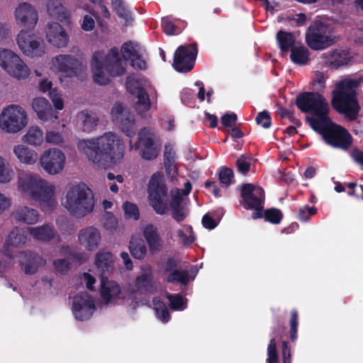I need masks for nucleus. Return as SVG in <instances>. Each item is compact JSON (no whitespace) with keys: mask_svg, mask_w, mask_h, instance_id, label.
<instances>
[{"mask_svg":"<svg viewBox=\"0 0 363 363\" xmlns=\"http://www.w3.org/2000/svg\"><path fill=\"white\" fill-rule=\"evenodd\" d=\"M77 147L93 163L104 169L117 164L123 157L125 151L123 140L111 132L95 139L79 141Z\"/></svg>","mask_w":363,"mask_h":363,"instance_id":"f257e3e1","label":"nucleus"},{"mask_svg":"<svg viewBox=\"0 0 363 363\" xmlns=\"http://www.w3.org/2000/svg\"><path fill=\"white\" fill-rule=\"evenodd\" d=\"M18 23L27 30H22L17 36V43L21 51L26 55L41 56L44 51L40 47V38L32 32L38 22V14L31 4L24 2L15 11Z\"/></svg>","mask_w":363,"mask_h":363,"instance_id":"f03ea898","label":"nucleus"},{"mask_svg":"<svg viewBox=\"0 0 363 363\" xmlns=\"http://www.w3.org/2000/svg\"><path fill=\"white\" fill-rule=\"evenodd\" d=\"M359 84L360 80L358 79H344L335 84L332 91V107L350 121L357 119L360 110L357 91Z\"/></svg>","mask_w":363,"mask_h":363,"instance_id":"7ed1b4c3","label":"nucleus"},{"mask_svg":"<svg viewBox=\"0 0 363 363\" xmlns=\"http://www.w3.org/2000/svg\"><path fill=\"white\" fill-rule=\"evenodd\" d=\"M18 188L31 199L38 201L44 211H51L55 208V186L39 176L29 174L21 178Z\"/></svg>","mask_w":363,"mask_h":363,"instance_id":"20e7f679","label":"nucleus"},{"mask_svg":"<svg viewBox=\"0 0 363 363\" xmlns=\"http://www.w3.org/2000/svg\"><path fill=\"white\" fill-rule=\"evenodd\" d=\"M62 203L72 216L83 218L94 210V194L84 183L69 185Z\"/></svg>","mask_w":363,"mask_h":363,"instance_id":"39448f33","label":"nucleus"},{"mask_svg":"<svg viewBox=\"0 0 363 363\" xmlns=\"http://www.w3.org/2000/svg\"><path fill=\"white\" fill-rule=\"evenodd\" d=\"M296 104L301 112L312 114V117L306 118V121L311 128L329 117L328 103L323 94L318 91H305L299 94L296 96Z\"/></svg>","mask_w":363,"mask_h":363,"instance_id":"423d86ee","label":"nucleus"},{"mask_svg":"<svg viewBox=\"0 0 363 363\" xmlns=\"http://www.w3.org/2000/svg\"><path fill=\"white\" fill-rule=\"evenodd\" d=\"M148 201L154 211L160 216L166 214L169 209L171 210L183 207L182 198L179 194L172 197L169 203L167 187L161 177L153 174L148 185Z\"/></svg>","mask_w":363,"mask_h":363,"instance_id":"0eeeda50","label":"nucleus"},{"mask_svg":"<svg viewBox=\"0 0 363 363\" xmlns=\"http://www.w3.org/2000/svg\"><path fill=\"white\" fill-rule=\"evenodd\" d=\"M312 129L321 135L325 143L333 147L347 150L352 144V136L349 131L334 123L330 116Z\"/></svg>","mask_w":363,"mask_h":363,"instance_id":"6e6552de","label":"nucleus"},{"mask_svg":"<svg viewBox=\"0 0 363 363\" xmlns=\"http://www.w3.org/2000/svg\"><path fill=\"white\" fill-rule=\"evenodd\" d=\"M122 64L121 60H111L108 57L104 60V52L96 51L93 54L91 63L94 82L99 85H106L110 82V78L106 76L104 70L111 77L123 75L126 69Z\"/></svg>","mask_w":363,"mask_h":363,"instance_id":"1a4fd4ad","label":"nucleus"},{"mask_svg":"<svg viewBox=\"0 0 363 363\" xmlns=\"http://www.w3.org/2000/svg\"><path fill=\"white\" fill-rule=\"evenodd\" d=\"M338 40L335 35L333 28L320 21H314L308 28L306 33V42L313 50H323Z\"/></svg>","mask_w":363,"mask_h":363,"instance_id":"9d476101","label":"nucleus"},{"mask_svg":"<svg viewBox=\"0 0 363 363\" xmlns=\"http://www.w3.org/2000/svg\"><path fill=\"white\" fill-rule=\"evenodd\" d=\"M96 267L101 272L100 295H121V289L119 284L114 280H109L104 276L113 268V255L108 252H99L95 256Z\"/></svg>","mask_w":363,"mask_h":363,"instance_id":"9b49d317","label":"nucleus"},{"mask_svg":"<svg viewBox=\"0 0 363 363\" xmlns=\"http://www.w3.org/2000/svg\"><path fill=\"white\" fill-rule=\"evenodd\" d=\"M241 205L246 210H253L252 218L254 220L262 218L265 201V192L262 187L252 184H244L241 186Z\"/></svg>","mask_w":363,"mask_h":363,"instance_id":"f8f14e48","label":"nucleus"},{"mask_svg":"<svg viewBox=\"0 0 363 363\" xmlns=\"http://www.w3.org/2000/svg\"><path fill=\"white\" fill-rule=\"evenodd\" d=\"M27 123V115L23 108L12 104L4 109L0 115V127L8 133H17Z\"/></svg>","mask_w":363,"mask_h":363,"instance_id":"ddd939ff","label":"nucleus"},{"mask_svg":"<svg viewBox=\"0 0 363 363\" xmlns=\"http://www.w3.org/2000/svg\"><path fill=\"white\" fill-rule=\"evenodd\" d=\"M0 66L11 76L18 79H26L30 74V70L23 61L7 49H0Z\"/></svg>","mask_w":363,"mask_h":363,"instance_id":"4468645a","label":"nucleus"},{"mask_svg":"<svg viewBox=\"0 0 363 363\" xmlns=\"http://www.w3.org/2000/svg\"><path fill=\"white\" fill-rule=\"evenodd\" d=\"M197 52L194 44L179 46L174 54L172 67L178 72H189L194 67Z\"/></svg>","mask_w":363,"mask_h":363,"instance_id":"2eb2a0df","label":"nucleus"},{"mask_svg":"<svg viewBox=\"0 0 363 363\" xmlns=\"http://www.w3.org/2000/svg\"><path fill=\"white\" fill-rule=\"evenodd\" d=\"M135 147L139 150L141 157L145 160H155L160 152V148L155 143L153 133L146 128L139 131Z\"/></svg>","mask_w":363,"mask_h":363,"instance_id":"dca6fc26","label":"nucleus"},{"mask_svg":"<svg viewBox=\"0 0 363 363\" xmlns=\"http://www.w3.org/2000/svg\"><path fill=\"white\" fill-rule=\"evenodd\" d=\"M40 162L46 172L57 174L64 168L65 155L58 149L50 148L41 155Z\"/></svg>","mask_w":363,"mask_h":363,"instance_id":"f3484780","label":"nucleus"},{"mask_svg":"<svg viewBox=\"0 0 363 363\" xmlns=\"http://www.w3.org/2000/svg\"><path fill=\"white\" fill-rule=\"evenodd\" d=\"M55 60L56 67L66 77H72L78 75L86 67L82 61L69 55H57Z\"/></svg>","mask_w":363,"mask_h":363,"instance_id":"a211bd4d","label":"nucleus"},{"mask_svg":"<svg viewBox=\"0 0 363 363\" xmlns=\"http://www.w3.org/2000/svg\"><path fill=\"white\" fill-rule=\"evenodd\" d=\"M94 309L95 305L91 296H74L72 312L77 320L83 321L89 319Z\"/></svg>","mask_w":363,"mask_h":363,"instance_id":"6ab92c4d","label":"nucleus"},{"mask_svg":"<svg viewBox=\"0 0 363 363\" xmlns=\"http://www.w3.org/2000/svg\"><path fill=\"white\" fill-rule=\"evenodd\" d=\"M101 239V233L94 226L81 229L78 233V242L87 251L96 250Z\"/></svg>","mask_w":363,"mask_h":363,"instance_id":"aec40b11","label":"nucleus"},{"mask_svg":"<svg viewBox=\"0 0 363 363\" xmlns=\"http://www.w3.org/2000/svg\"><path fill=\"white\" fill-rule=\"evenodd\" d=\"M46 38L49 43L57 48H64L69 42V37L64 28L57 22L48 23Z\"/></svg>","mask_w":363,"mask_h":363,"instance_id":"412c9836","label":"nucleus"},{"mask_svg":"<svg viewBox=\"0 0 363 363\" xmlns=\"http://www.w3.org/2000/svg\"><path fill=\"white\" fill-rule=\"evenodd\" d=\"M32 108L41 121L55 122L58 118L56 112L45 98H35L32 101Z\"/></svg>","mask_w":363,"mask_h":363,"instance_id":"4be33fe9","label":"nucleus"},{"mask_svg":"<svg viewBox=\"0 0 363 363\" xmlns=\"http://www.w3.org/2000/svg\"><path fill=\"white\" fill-rule=\"evenodd\" d=\"M321 58L326 65L333 69H337L342 66L347 65L350 62L348 52L338 49L323 53Z\"/></svg>","mask_w":363,"mask_h":363,"instance_id":"5701e85b","label":"nucleus"},{"mask_svg":"<svg viewBox=\"0 0 363 363\" xmlns=\"http://www.w3.org/2000/svg\"><path fill=\"white\" fill-rule=\"evenodd\" d=\"M143 235L147 243L150 251L152 254L158 252L162 247V240L157 228L152 224H148L145 227Z\"/></svg>","mask_w":363,"mask_h":363,"instance_id":"b1692460","label":"nucleus"},{"mask_svg":"<svg viewBox=\"0 0 363 363\" xmlns=\"http://www.w3.org/2000/svg\"><path fill=\"white\" fill-rule=\"evenodd\" d=\"M18 222L33 225L38 220L39 213L37 210L28 206H19L12 213Z\"/></svg>","mask_w":363,"mask_h":363,"instance_id":"393cba45","label":"nucleus"},{"mask_svg":"<svg viewBox=\"0 0 363 363\" xmlns=\"http://www.w3.org/2000/svg\"><path fill=\"white\" fill-rule=\"evenodd\" d=\"M28 230L33 238L37 240L49 242L55 237L53 226L48 224H44L38 227H30Z\"/></svg>","mask_w":363,"mask_h":363,"instance_id":"a878e982","label":"nucleus"},{"mask_svg":"<svg viewBox=\"0 0 363 363\" xmlns=\"http://www.w3.org/2000/svg\"><path fill=\"white\" fill-rule=\"evenodd\" d=\"M13 152L18 160L23 163L32 164L38 160V154L35 151L30 149L26 145H18L14 147Z\"/></svg>","mask_w":363,"mask_h":363,"instance_id":"bb28decb","label":"nucleus"},{"mask_svg":"<svg viewBox=\"0 0 363 363\" xmlns=\"http://www.w3.org/2000/svg\"><path fill=\"white\" fill-rule=\"evenodd\" d=\"M164 167L167 175H174L177 172V167L175 164L177 160L176 152L169 145H165L164 155Z\"/></svg>","mask_w":363,"mask_h":363,"instance_id":"cd10ccee","label":"nucleus"},{"mask_svg":"<svg viewBox=\"0 0 363 363\" xmlns=\"http://www.w3.org/2000/svg\"><path fill=\"white\" fill-rule=\"evenodd\" d=\"M136 94L138 100L135 103V110L140 116H143L150 108V99L147 91L143 87H137Z\"/></svg>","mask_w":363,"mask_h":363,"instance_id":"c85d7f7f","label":"nucleus"},{"mask_svg":"<svg viewBox=\"0 0 363 363\" xmlns=\"http://www.w3.org/2000/svg\"><path fill=\"white\" fill-rule=\"evenodd\" d=\"M77 118L82 121L84 132L90 133L97 126L99 119L96 115L88 110L82 111L78 113Z\"/></svg>","mask_w":363,"mask_h":363,"instance_id":"c756f323","label":"nucleus"},{"mask_svg":"<svg viewBox=\"0 0 363 363\" xmlns=\"http://www.w3.org/2000/svg\"><path fill=\"white\" fill-rule=\"evenodd\" d=\"M113 123L118 125L122 132L128 137L132 138L135 135V118L131 113H128V114Z\"/></svg>","mask_w":363,"mask_h":363,"instance_id":"7c9ffc66","label":"nucleus"},{"mask_svg":"<svg viewBox=\"0 0 363 363\" xmlns=\"http://www.w3.org/2000/svg\"><path fill=\"white\" fill-rule=\"evenodd\" d=\"M276 38L282 52H286L294 48L295 38L291 32L280 30L277 32Z\"/></svg>","mask_w":363,"mask_h":363,"instance_id":"2f4dec72","label":"nucleus"},{"mask_svg":"<svg viewBox=\"0 0 363 363\" xmlns=\"http://www.w3.org/2000/svg\"><path fill=\"white\" fill-rule=\"evenodd\" d=\"M136 288L145 292H150L153 288V274L150 270L137 277L135 282Z\"/></svg>","mask_w":363,"mask_h":363,"instance_id":"473e14b6","label":"nucleus"},{"mask_svg":"<svg viewBox=\"0 0 363 363\" xmlns=\"http://www.w3.org/2000/svg\"><path fill=\"white\" fill-rule=\"evenodd\" d=\"M190 280L191 277L188 271L178 269L168 274L166 277L167 283H179L184 286H186Z\"/></svg>","mask_w":363,"mask_h":363,"instance_id":"72a5a7b5","label":"nucleus"},{"mask_svg":"<svg viewBox=\"0 0 363 363\" xmlns=\"http://www.w3.org/2000/svg\"><path fill=\"white\" fill-rule=\"evenodd\" d=\"M129 250L131 255L138 259H143L147 252V248L143 240L136 238H132L130 240Z\"/></svg>","mask_w":363,"mask_h":363,"instance_id":"f704fd0d","label":"nucleus"},{"mask_svg":"<svg viewBox=\"0 0 363 363\" xmlns=\"http://www.w3.org/2000/svg\"><path fill=\"white\" fill-rule=\"evenodd\" d=\"M290 58L295 64L306 65L310 60L308 50L305 47L294 48L291 50Z\"/></svg>","mask_w":363,"mask_h":363,"instance_id":"c9c22d12","label":"nucleus"},{"mask_svg":"<svg viewBox=\"0 0 363 363\" xmlns=\"http://www.w3.org/2000/svg\"><path fill=\"white\" fill-rule=\"evenodd\" d=\"M26 141L32 145H40L43 141V133L38 126H32L25 135Z\"/></svg>","mask_w":363,"mask_h":363,"instance_id":"e433bc0d","label":"nucleus"},{"mask_svg":"<svg viewBox=\"0 0 363 363\" xmlns=\"http://www.w3.org/2000/svg\"><path fill=\"white\" fill-rule=\"evenodd\" d=\"M27 235L19 229L12 230L6 240V244L11 246H19L26 242Z\"/></svg>","mask_w":363,"mask_h":363,"instance_id":"4c0bfd02","label":"nucleus"},{"mask_svg":"<svg viewBox=\"0 0 363 363\" xmlns=\"http://www.w3.org/2000/svg\"><path fill=\"white\" fill-rule=\"evenodd\" d=\"M14 172L6 160L0 157V182L6 184L11 182Z\"/></svg>","mask_w":363,"mask_h":363,"instance_id":"58836bf2","label":"nucleus"},{"mask_svg":"<svg viewBox=\"0 0 363 363\" xmlns=\"http://www.w3.org/2000/svg\"><path fill=\"white\" fill-rule=\"evenodd\" d=\"M153 305L158 318L167 323L169 320V315L166 305L160 300V296H156L153 299Z\"/></svg>","mask_w":363,"mask_h":363,"instance_id":"ea45409f","label":"nucleus"},{"mask_svg":"<svg viewBox=\"0 0 363 363\" xmlns=\"http://www.w3.org/2000/svg\"><path fill=\"white\" fill-rule=\"evenodd\" d=\"M283 213L281 210L276 208H270L263 211L264 220L272 224H279L283 219Z\"/></svg>","mask_w":363,"mask_h":363,"instance_id":"a19ab883","label":"nucleus"},{"mask_svg":"<svg viewBox=\"0 0 363 363\" xmlns=\"http://www.w3.org/2000/svg\"><path fill=\"white\" fill-rule=\"evenodd\" d=\"M113 9L117 15L124 19L126 22L132 21L130 11L125 8L123 0H111Z\"/></svg>","mask_w":363,"mask_h":363,"instance_id":"79ce46f5","label":"nucleus"},{"mask_svg":"<svg viewBox=\"0 0 363 363\" xmlns=\"http://www.w3.org/2000/svg\"><path fill=\"white\" fill-rule=\"evenodd\" d=\"M61 252L69 255L73 260L82 264L87 260V255L83 252L72 250L68 245L61 247Z\"/></svg>","mask_w":363,"mask_h":363,"instance_id":"37998d69","label":"nucleus"},{"mask_svg":"<svg viewBox=\"0 0 363 363\" xmlns=\"http://www.w3.org/2000/svg\"><path fill=\"white\" fill-rule=\"evenodd\" d=\"M125 216L128 219L138 220L140 218V212L136 204L126 201L123 204Z\"/></svg>","mask_w":363,"mask_h":363,"instance_id":"c03bdc74","label":"nucleus"},{"mask_svg":"<svg viewBox=\"0 0 363 363\" xmlns=\"http://www.w3.org/2000/svg\"><path fill=\"white\" fill-rule=\"evenodd\" d=\"M218 178L220 182L227 186H230L233 182L234 178L233 170L227 167H222L218 172Z\"/></svg>","mask_w":363,"mask_h":363,"instance_id":"a18cd8bd","label":"nucleus"},{"mask_svg":"<svg viewBox=\"0 0 363 363\" xmlns=\"http://www.w3.org/2000/svg\"><path fill=\"white\" fill-rule=\"evenodd\" d=\"M49 11L51 16H56L60 21H65L67 23L70 22V13L62 5L55 6L53 10L49 9Z\"/></svg>","mask_w":363,"mask_h":363,"instance_id":"49530a36","label":"nucleus"},{"mask_svg":"<svg viewBox=\"0 0 363 363\" xmlns=\"http://www.w3.org/2000/svg\"><path fill=\"white\" fill-rule=\"evenodd\" d=\"M53 266L58 273L66 274L72 268V263L67 259H57L54 260Z\"/></svg>","mask_w":363,"mask_h":363,"instance_id":"de8ad7c7","label":"nucleus"},{"mask_svg":"<svg viewBox=\"0 0 363 363\" xmlns=\"http://www.w3.org/2000/svg\"><path fill=\"white\" fill-rule=\"evenodd\" d=\"M135 46L136 45L132 41H127L123 44L121 46V52L124 58L131 59L139 54Z\"/></svg>","mask_w":363,"mask_h":363,"instance_id":"09e8293b","label":"nucleus"},{"mask_svg":"<svg viewBox=\"0 0 363 363\" xmlns=\"http://www.w3.org/2000/svg\"><path fill=\"white\" fill-rule=\"evenodd\" d=\"M161 25L163 32L168 35H177L179 33L177 31L178 28L168 17H164L162 18Z\"/></svg>","mask_w":363,"mask_h":363,"instance_id":"8fccbe9b","label":"nucleus"},{"mask_svg":"<svg viewBox=\"0 0 363 363\" xmlns=\"http://www.w3.org/2000/svg\"><path fill=\"white\" fill-rule=\"evenodd\" d=\"M255 121L258 125H262L265 129L269 128L272 125V118L269 112L267 111L258 113Z\"/></svg>","mask_w":363,"mask_h":363,"instance_id":"3c124183","label":"nucleus"},{"mask_svg":"<svg viewBox=\"0 0 363 363\" xmlns=\"http://www.w3.org/2000/svg\"><path fill=\"white\" fill-rule=\"evenodd\" d=\"M317 213V208L315 206H305L298 211V218L301 221H307L311 216Z\"/></svg>","mask_w":363,"mask_h":363,"instance_id":"603ef678","label":"nucleus"},{"mask_svg":"<svg viewBox=\"0 0 363 363\" xmlns=\"http://www.w3.org/2000/svg\"><path fill=\"white\" fill-rule=\"evenodd\" d=\"M49 96L52 100L55 108L57 110H62L64 108V104L61 98V95L57 91V89H50L49 91Z\"/></svg>","mask_w":363,"mask_h":363,"instance_id":"864d4df0","label":"nucleus"},{"mask_svg":"<svg viewBox=\"0 0 363 363\" xmlns=\"http://www.w3.org/2000/svg\"><path fill=\"white\" fill-rule=\"evenodd\" d=\"M130 113L129 111H125L123 104L120 102H116L111 109V116L113 121H118L119 118Z\"/></svg>","mask_w":363,"mask_h":363,"instance_id":"5fc2aeb1","label":"nucleus"},{"mask_svg":"<svg viewBox=\"0 0 363 363\" xmlns=\"http://www.w3.org/2000/svg\"><path fill=\"white\" fill-rule=\"evenodd\" d=\"M246 157L245 155H242L236 161L238 171L243 175H246L249 172L251 166L250 162L245 160Z\"/></svg>","mask_w":363,"mask_h":363,"instance_id":"6e6d98bb","label":"nucleus"},{"mask_svg":"<svg viewBox=\"0 0 363 363\" xmlns=\"http://www.w3.org/2000/svg\"><path fill=\"white\" fill-rule=\"evenodd\" d=\"M325 77L323 72L317 71L315 72V78L313 80V85L316 86L315 89L318 92L323 91L325 88Z\"/></svg>","mask_w":363,"mask_h":363,"instance_id":"4d7b16f0","label":"nucleus"},{"mask_svg":"<svg viewBox=\"0 0 363 363\" xmlns=\"http://www.w3.org/2000/svg\"><path fill=\"white\" fill-rule=\"evenodd\" d=\"M171 307L173 309H184L186 306V301L183 296H167Z\"/></svg>","mask_w":363,"mask_h":363,"instance_id":"13d9d810","label":"nucleus"},{"mask_svg":"<svg viewBox=\"0 0 363 363\" xmlns=\"http://www.w3.org/2000/svg\"><path fill=\"white\" fill-rule=\"evenodd\" d=\"M238 120L237 114L232 113H225L221 117V124L224 127H232L235 124V122Z\"/></svg>","mask_w":363,"mask_h":363,"instance_id":"bf43d9fd","label":"nucleus"},{"mask_svg":"<svg viewBox=\"0 0 363 363\" xmlns=\"http://www.w3.org/2000/svg\"><path fill=\"white\" fill-rule=\"evenodd\" d=\"M352 160L363 169V150L358 147H354L350 152Z\"/></svg>","mask_w":363,"mask_h":363,"instance_id":"052dcab7","label":"nucleus"},{"mask_svg":"<svg viewBox=\"0 0 363 363\" xmlns=\"http://www.w3.org/2000/svg\"><path fill=\"white\" fill-rule=\"evenodd\" d=\"M131 60V66L138 70H145L147 68L146 62L142 59L140 54L130 59Z\"/></svg>","mask_w":363,"mask_h":363,"instance_id":"680f3d73","label":"nucleus"},{"mask_svg":"<svg viewBox=\"0 0 363 363\" xmlns=\"http://www.w3.org/2000/svg\"><path fill=\"white\" fill-rule=\"evenodd\" d=\"M178 264L179 262L175 258L172 257H168L164 263V272L168 274L172 273V272H174L176 269H177V268L178 267Z\"/></svg>","mask_w":363,"mask_h":363,"instance_id":"e2e57ef3","label":"nucleus"},{"mask_svg":"<svg viewBox=\"0 0 363 363\" xmlns=\"http://www.w3.org/2000/svg\"><path fill=\"white\" fill-rule=\"evenodd\" d=\"M202 224L206 229L213 230L214 229L218 223L208 214H205L202 218Z\"/></svg>","mask_w":363,"mask_h":363,"instance_id":"0e129e2a","label":"nucleus"},{"mask_svg":"<svg viewBox=\"0 0 363 363\" xmlns=\"http://www.w3.org/2000/svg\"><path fill=\"white\" fill-rule=\"evenodd\" d=\"M95 23L92 17L89 15H86L84 17L83 22L82 24V28L86 31L92 30L94 28Z\"/></svg>","mask_w":363,"mask_h":363,"instance_id":"69168bd1","label":"nucleus"},{"mask_svg":"<svg viewBox=\"0 0 363 363\" xmlns=\"http://www.w3.org/2000/svg\"><path fill=\"white\" fill-rule=\"evenodd\" d=\"M172 218L178 223L185 220L186 214L184 211V208H176L172 211Z\"/></svg>","mask_w":363,"mask_h":363,"instance_id":"338daca9","label":"nucleus"},{"mask_svg":"<svg viewBox=\"0 0 363 363\" xmlns=\"http://www.w3.org/2000/svg\"><path fill=\"white\" fill-rule=\"evenodd\" d=\"M177 234L182 239L184 245L189 246L195 241V238L193 235H186L182 230H179Z\"/></svg>","mask_w":363,"mask_h":363,"instance_id":"774afa93","label":"nucleus"}]
</instances>
